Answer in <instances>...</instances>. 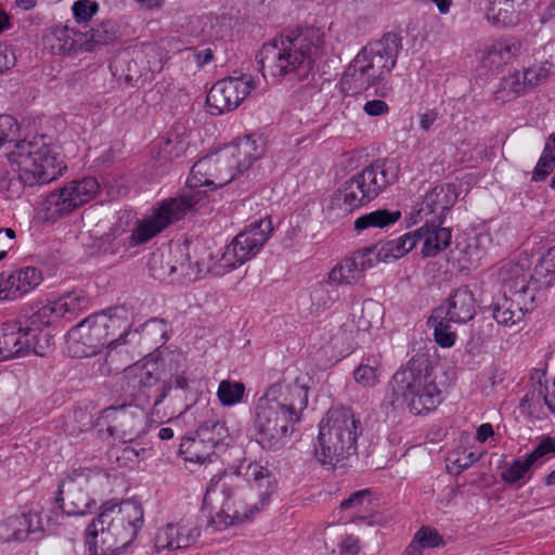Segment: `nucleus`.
Segmentation results:
<instances>
[{"label": "nucleus", "instance_id": "nucleus-52", "mask_svg": "<svg viewBox=\"0 0 555 555\" xmlns=\"http://www.w3.org/2000/svg\"><path fill=\"white\" fill-rule=\"evenodd\" d=\"M18 525H25L23 529L24 540H26L29 533L43 531L46 521L39 511H29L26 514L18 515Z\"/></svg>", "mask_w": 555, "mask_h": 555}, {"label": "nucleus", "instance_id": "nucleus-53", "mask_svg": "<svg viewBox=\"0 0 555 555\" xmlns=\"http://www.w3.org/2000/svg\"><path fill=\"white\" fill-rule=\"evenodd\" d=\"M449 322L440 320L434 325L435 340L442 348H450L455 343L456 334L451 330Z\"/></svg>", "mask_w": 555, "mask_h": 555}, {"label": "nucleus", "instance_id": "nucleus-25", "mask_svg": "<svg viewBox=\"0 0 555 555\" xmlns=\"http://www.w3.org/2000/svg\"><path fill=\"white\" fill-rule=\"evenodd\" d=\"M520 49V42L512 37H502L488 40L478 52L482 67L496 69L511 63Z\"/></svg>", "mask_w": 555, "mask_h": 555}, {"label": "nucleus", "instance_id": "nucleus-54", "mask_svg": "<svg viewBox=\"0 0 555 555\" xmlns=\"http://www.w3.org/2000/svg\"><path fill=\"white\" fill-rule=\"evenodd\" d=\"M328 38L337 43H350L354 35L345 22L334 21L328 27Z\"/></svg>", "mask_w": 555, "mask_h": 555}, {"label": "nucleus", "instance_id": "nucleus-59", "mask_svg": "<svg viewBox=\"0 0 555 555\" xmlns=\"http://www.w3.org/2000/svg\"><path fill=\"white\" fill-rule=\"evenodd\" d=\"M554 167V160L541 156L532 172V180L537 182L543 181L551 173Z\"/></svg>", "mask_w": 555, "mask_h": 555}, {"label": "nucleus", "instance_id": "nucleus-6", "mask_svg": "<svg viewBox=\"0 0 555 555\" xmlns=\"http://www.w3.org/2000/svg\"><path fill=\"white\" fill-rule=\"evenodd\" d=\"M442 400V389L424 356L412 358L393 374L384 398L395 410L405 408L414 415L436 410Z\"/></svg>", "mask_w": 555, "mask_h": 555}, {"label": "nucleus", "instance_id": "nucleus-5", "mask_svg": "<svg viewBox=\"0 0 555 555\" xmlns=\"http://www.w3.org/2000/svg\"><path fill=\"white\" fill-rule=\"evenodd\" d=\"M400 165L393 158H379L351 176L328 198L324 208L333 221L348 216L385 192L397 182Z\"/></svg>", "mask_w": 555, "mask_h": 555}, {"label": "nucleus", "instance_id": "nucleus-57", "mask_svg": "<svg viewBox=\"0 0 555 555\" xmlns=\"http://www.w3.org/2000/svg\"><path fill=\"white\" fill-rule=\"evenodd\" d=\"M504 89L514 94H524L529 90L527 81L524 79V72H514L504 79Z\"/></svg>", "mask_w": 555, "mask_h": 555}, {"label": "nucleus", "instance_id": "nucleus-40", "mask_svg": "<svg viewBox=\"0 0 555 555\" xmlns=\"http://www.w3.org/2000/svg\"><path fill=\"white\" fill-rule=\"evenodd\" d=\"M443 545L444 540L436 529L423 526L415 532L402 555H422L424 550Z\"/></svg>", "mask_w": 555, "mask_h": 555}, {"label": "nucleus", "instance_id": "nucleus-27", "mask_svg": "<svg viewBox=\"0 0 555 555\" xmlns=\"http://www.w3.org/2000/svg\"><path fill=\"white\" fill-rule=\"evenodd\" d=\"M475 296L467 286L460 287L450 295L446 311L448 321L466 323L475 317Z\"/></svg>", "mask_w": 555, "mask_h": 555}, {"label": "nucleus", "instance_id": "nucleus-30", "mask_svg": "<svg viewBox=\"0 0 555 555\" xmlns=\"http://www.w3.org/2000/svg\"><path fill=\"white\" fill-rule=\"evenodd\" d=\"M137 56L134 49L119 53L109 65L113 75L129 85L145 80L144 69Z\"/></svg>", "mask_w": 555, "mask_h": 555}, {"label": "nucleus", "instance_id": "nucleus-63", "mask_svg": "<svg viewBox=\"0 0 555 555\" xmlns=\"http://www.w3.org/2000/svg\"><path fill=\"white\" fill-rule=\"evenodd\" d=\"M363 111L366 115L376 117L387 114L389 106L383 100H371L364 104Z\"/></svg>", "mask_w": 555, "mask_h": 555}, {"label": "nucleus", "instance_id": "nucleus-24", "mask_svg": "<svg viewBox=\"0 0 555 555\" xmlns=\"http://www.w3.org/2000/svg\"><path fill=\"white\" fill-rule=\"evenodd\" d=\"M43 280L42 272L31 266L12 271L7 278L0 275V300H16L37 288Z\"/></svg>", "mask_w": 555, "mask_h": 555}, {"label": "nucleus", "instance_id": "nucleus-44", "mask_svg": "<svg viewBox=\"0 0 555 555\" xmlns=\"http://www.w3.org/2000/svg\"><path fill=\"white\" fill-rule=\"evenodd\" d=\"M534 465L527 455L507 463L501 473V478L508 485L520 482L524 485L529 479L528 473Z\"/></svg>", "mask_w": 555, "mask_h": 555}, {"label": "nucleus", "instance_id": "nucleus-50", "mask_svg": "<svg viewBox=\"0 0 555 555\" xmlns=\"http://www.w3.org/2000/svg\"><path fill=\"white\" fill-rule=\"evenodd\" d=\"M24 541V529L18 527V515L0 520V543Z\"/></svg>", "mask_w": 555, "mask_h": 555}, {"label": "nucleus", "instance_id": "nucleus-31", "mask_svg": "<svg viewBox=\"0 0 555 555\" xmlns=\"http://www.w3.org/2000/svg\"><path fill=\"white\" fill-rule=\"evenodd\" d=\"M417 233L418 232L411 231L398 238L385 242L377 253H375V262L382 261L389 263L402 258L418 243Z\"/></svg>", "mask_w": 555, "mask_h": 555}, {"label": "nucleus", "instance_id": "nucleus-16", "mask_svg": "<svg viewBox=\"0 0 555 555\" xmlns=\"http://www.w3.org/2000/svg\"><path fill=\"white\" fill-rule=\"evenodd\" d=\"M229 430L223 422L206 421L194 435L185 436L179 446V453L184 461L203 464L210 461L216 448L224 443Z\"/></svg>", "mask_w": 555, "mask_h": 555}, {"label": "nucleus", "instance_id": "nucleus-35", "mask_svg": "<svg viewBox=\"0 0 555 555\" xmlns=\"http://www.w3.org/2000/svg\"><path fill=\"white\" fill-rule=\"evenodd\" d=\"M141 67L144 69L145 80L152 79L159 73L166 62V52L158 43L147 42L134 48Z\"/></svg>", "mask_w": 555, "mask_h": 555}, {"label": "nucleus", "instance_id": "nucleus-61", "mask_svg": "<svg viewBox=\"0 0 555 555\" xmlns=\"http://www.w3.org/2000/svg\"><path fill=\"white\" fill-rule=\"evenodd\" d=\"M145 453V449H135L132 446H126L121 449L120 455L117 456V461L120 462L121 465H127L128 463L138 462L141 454Z\"/></svg>", "mask_w": 555, "mask_h": 555}, {"label": "nucleus", "instance_id": "nucleus-49", "mask_svg": "<svg viewBox=\"0 0 555 555\" xmlns=\"http://www.w3.org/2000/svg\"><path fill=\"white\" fill-rule=\"evenodd\" d=\"M100 11V4L93 0H77L72 5L74 20L78 24L89 23Z\"/></svg>", "mask_w": 555, "mask_h": 555}, {"label": "nucleus", "instance_id": "nucleus-37", "mask_svg": "<svg viewBox=\"0 0 555 555\" xmlns=\"http://www.w3.org/2000/svg\"><path fill=\"white\" fill-rule=\"evenodd\" d=\"M53 302L56 308L57 318L72 319L89 307L90 298L83 291L76 289L63 294Z\"/></svg>", "mask_w": 555, "mask_h": 555}, {"label": "nucleus", "instance_id": "nucleus-7", "mask_svg": "<svg viewBox=\"0 0 555 555\" xmlns=\"http://www.w3.org/2000/svg\"><path fill=\"white\" fill-rule=\"evenodd\" d=\"M401 49V38L395 33L365 44L343 74L340 88L345 95L384 83L396 67Z\"/></svg>", "mask_w": 555, "mask_h": 555}, {"label": "nucleus", "instance_id": "nucleus-20", "mask_svg": "<svg viewBox=\"0 0 555 555\" xmlns=\"http://www.w3.org/2000/svg\"><path fill=\"white\" fill-rule=\"evenodd\" d=\"M266 140L261 135L250 134L240 138L231 144L220 149L217 163H229L233 170V177L247 171L255 162L266 153Z\"/></svg>", "mask_w": 555, "mask_h": 555}, {"label": "nucleus", "instance_id": "nucleus-11", "mask_svg": "<svg viewBox=\"0 0 555 555\" xmlns=\"http://www.w3.org/2000/svg\"><path fill=\"white\" fill-rule=\"evenodd\" d=\"M361 433V423L350 408L330 409L319 424L317 461L323 466H344L345 461L356 454Z\"/></svg>", "mask_w": 555, "mask_h": 555}, {"label": "nucleus", "instance_id": "nucleus-15", "mask_svg": "<svg viewBox=\"0 0 555 555\" xmlns=\"http://www.w3.org/2000/svg\"><path fill=\"white\" fill-rule=\"evenodd\" d=\"M143 404L134 403L109 406L102 412L101 421L107 431L124 442H131L146 434L147 414Z\"/></svg>", "mask_w": 555, "mask_h": 555}, {"label": "nucleus", "instance_id": "nucleus-58", "mask_svg": "<svg viewBox=\"0 0 555 555\" xmlns=\"http://www.w3.org/2000/svg\"><path fill=\"white\" fill-rule=\"evenodd\" d=\"M371 502V491L367 489L359 490L353 492L348 499L344 500L340 503V507L343 509H358L363 506L365 503Z\"/></svg>", "mask_w": 555, "mask_h": 555}, {"label": "nucleus", "instance_id": "nucleus-45", "mask_svg": "<svg viewBox=\"0 0 555 555\" xmlns=\"http://www.w3.org/2000/svg\"><path fill=\"white\" fill-rule=\"evenodd\" d=\"M380 314L382 308L377 302L373 300L363 302L361 314L356 321V331L363 341L365 340L366 333H369L372 327L377 325L380 319Z\"/></svg>", "mask_w": 555, "mask_h": 555}, {"label": "nucleus", "instance_id": "nucleus-36", "mask_svg": "<svg viewBox=\"0 0 555 555\" xmlns=\"http://www.w3.org/2000/svg\"><path fill=\"white\" fill-rule=\"evenodd\" d=\"M486 18L491 25L511 27L518 23L519 15L512 1L489 0L487 4Z\"/></svg>", "mask_w": 555, "mask_h": 555}, {"label": "nucleus", "instance_id": "nucleus-56", "mask_svg": "<svg viewBox=\"0 0 555 555\" xmlns=\"http://www.w3.org/2000/svg\"><path fill=\"white\" fill-rule=\"evenodd\" d=\"M550 76V69L544 65H534L524 70V79L529 89L544 82Z\"/></svg>", "mask_w": 555, "mask_h": 555}, {"label": "nucleus", "instance_id": "nucleus-26", "mask_svg": "<svg viewBox=\"0 0 555 555\" xmlns=\"http://www.w3.org/2000/svg\"><path fill=\"white\" fill-rule=\"evenodd\" d=\"M178 255L181 258V261H176L175 263L172 262L170 256L165 259L164 255H153L149 262V268L152 275L159 281H172L176 274L181 276H190L192 271L189 258L181 248L175 251V256Z\"/></svg>", "mask_w": 555, "mask_h": 555}, {"label": "nucleus", "instance_id": "nucleus-13", "mask_svg": "<svg viewBox=\"0 0 555 555\" xmlns=\"http://www.w3.org/2000/svg\"><path fill=\"white\" fill-rule=\"evenodd\" d=\"M99 192L100 183L95 178L88 177L69 181L46 197L42 204L44 218L51 221V218L65 216L91 202Z\"/></svg>", "mask_w": 555, "mask_h": 555}, {"label": "nucleus", "instance_id": "nucleus-43", "mask_svg": "<svg viewBox=\"0 0 555 555\" xmlns=\"http://www.w3.org/2000/svg\"><path fill=\"white\" fill-rule=\"evenodd\" d=\"M44 47L53 54H66L75 51L76 41L73 30L67 27H57L43 38Z\"/></svg>", "mask_w": 555, "mask_h": 555}, {"label": "nucleus", "instance_id": "nucleus-1", "mask_svg": "<svg viewBox=\"0 0 555 555\" xmlns=\"http://www.w3.org/2000/svg\"><path fill=\"white\" fill-rule=\"evenodd\" d=\"M308 378L297 369L287 370L266 389L253 410V428L261 449L279 451L287 444L308 406Z\"/></svg>", "mask_w": 555, "mask_h": 555}, {"label": "nucleus", "instance_id": "nucleus-28", "mask_svg": "<svg viewBox=\"0 0 555 555\" xmlns=\"http://www.w3.org/2000/svg\"><path fill=\"white\" fill-rule=\"evenodd\" d=\"M414 232H418V242L423 241L421 251L424 257L437 256L449 247L452 238L449 228L436 227L434 224H424Z\"/></svg>", "mask_w": 555, "mask_h": 555}, {"label": "nucleus", "instance_id": "nucleus-3", "mask_svg": "<svg viewBox=\"0 0 555 555\" xmlns=\"http://www.w3.org/2000/svg\"><path fill=\"white\" fill-rule=\"evenodd\" d=\"M247 482L245 487L235 485L233 475L211 481L207 488L204 503L219 504L209 525L217 530L250 519L270 501L275 491L276 480L270 469L259 462H243L236 470Z\"/></svg>", "mask_w": 555, "mask_h": 555}, {"label": "nucleus", "instance_id": "nucleus-48", "mask_svg": "<svg viewBox=\"0 0 555 555\" xmlns=\"http://www.w3.org/2000/svg\"><path fill=\"white\" fill-rule=\"evenodd\" d=\"M534 273L541 280V283L546 286L555 283V246L543 256L535 267Z\"/></svg>", "mask_w": 555, "mask_h": 555}, {"label": "nucleus", "instance_id": "nucleus-33", "mask_svg": "<svg viewBox=\"0 0 555 555\" xmlns=\"http://www.w3.org/2000/svg\"><path fill=\"white\" fill-rule=\"evenodd\" d=\"M330 341L340 354H349L359 344L364 343L356 331V315L348 317L343 324L334 328Z\"/></svg>", "mask_w": 555, "mask_h": 555}, {"label": "nucleus", "instance_id": "nucleus-64", "mask_svg": "<svg viewBox=\"0 0 555 555\" xmlns=\"http://www.w3.org/2000/svg\"><path fill=\"white\" fill-rule=\"evenodd\" d=\"M359 550V539L354 535H347L338 544L340 555H358Z\"/></svg>", "mask_w": 555, "mask_h": 555}, {"label": "nucleus", "instance_id": "nucleus-55", "mask_svg": "<svg viewBox=\"0 0 555 555\" xmlns=\"http://www.w3.org/2000/svg\"><path fill=\"white\" fill-rule=\"evenodd\" d=\"M18 124L11 115H0V146L12 141L18 132Z\"/></svg>", "mask_w": 555, "mask_h": 555}, {"label": "nucleus", "instance_id": "nucleus-42", "mask_svg": "<svg viewBox=\"0 0 555 555\" xmlns=\"http://www.w3.org/2000/svg\"><path fill=\"white\" fill-rule=\"evenodd\" d=\"M380 359L377 356H369L354 370V380L364 388H373L380 382Z\"/></svg>", "mask_w": 555, "mask_h": 555}, {"label": "nucleus", "instance_id": "nucleus-47", "mask_svg": "<svg viewBox=\"0 0 555 555\" xmlns=\"http://www.w3.org/2000/svg\"><path fill=\"white\" fill-rule=\"evenodd\" d=\"M118 36V27L115 22L103 21L89 31V40L94 44H105L115 40Z\"/></svg>", "mask_w": 555, "mask_h": 555}, {"label": "nucleus", "instance_id": "nucleus-8", "mask_svg": "<svg viewBox=\"0 0 555 555\" xmlns=\"http://www.w3.org/2000/svg\"><path fill=\"white\" fill-rule=\"evenodd\" d=\"M8 158L11 170L25 186L48 184L66 169L60 146L47 134H33L17 141Z\"/></svg>", "mask_w": 555, "mask_h": 555}, {"label": "nucleus", "instance_id": "nucleus-22", "mask_svg": "<svg viewBox=\"0 0 555 555\" xmlns=\"http://www.w3.org/2000/svg\"><path fill=\"white\" fill-rule=\"evenodd\" d=\"M375 264V250L365 247L353 253L349 258L337 263L328 273L327 282L334 285H352L358 283L364 272Z\"/></svg>", "mask_w": 555, "mask_h": 555}, {"label": "nucleus", "instance_id": "nucleus-18", "mask_svg": "<svg viewBox=\"0 0 555 555\" xmlns=\"http://www.w3.org/2000/svg\"><path fill=\"white\" fill-rule=\"evenodd\" d=\"M455 185L444 183L436 185L423 196L417 198L406 212L408 225H415L422 221L442 223V217L456 202Z\"/></svg>", "mask_w": 555, "mask_h": 555}, {"label": "nucleus", "instance_id": "nucleus-19", "mask_svg": "<svg viewBox=\"0 0 555 555\" xmlns=\"http://www.w3.org/2000/svg\"><path fill=\"white\" fill-rule=\"evenodd\" d=\"M89 478V469L76 468L70 470L60 482L55 501L64 514L82 516L95 508L96 502L81 490Z\"/></svg>", "mask_w": 555, "mask_h": 555}, {"label": "nucleus", "instance_id": "nucleus-41", "mask_svg": "<svg viewBox=\"0 0 555 555\" xmlns=\"http://www.w3.org/2000/svg\"><path fill=\"white\" fill-rule=\"evenodd\" d=\"M54 318H57L55 305L53 300L48 301L33 308L31 313L27 315V320L25 321V326L23 328L30 332L31 335H34V343H37L36 339L38 338V333L50 325Z\"/></svg>", "mask_w": 555, "mask_h": 555}, {"label": "nucleus", "instance_id": "nucleus-10", "mask_svg": "<svg viewBox=\"0 0 555 555\" xmlns=\"http://www.w3.org/2000/svg\"><path fill=\"white\" fill-rule=\"evenodd\" d=\"M119 312L125 311L114 308L93 313L73 326L66 335L68 353L73 358H87L104 347L122 345L130 325Z\"/></svg>", "mask_w": 555, "mask_h": 555}, {"label": "nucleus", "instance_id": "nucleus-2", "mask_svg": "<svg viewBox=\"0 0 555 555\" xmlns=\"http://www.w3.org/2000/svg\"><path fill=\"white\" fill-rule=\"evenodd\" d=\"M219 155L220 150L193 165L186 179L188 191L178 197L163 199L153 207L151 214L140 219L128 236L129 246H139L151 241L189 212L205 207L210 199L207 191L202 190L203 186L218 189L234 179L229 163L216 162Z\"/></svg>", "mask_w": 555, "mask_h": 555}, {"label": "nucleus", "instance_id": "nucleus-21", "mask_svg": "<svg viewBox=\"0 0 555 555\" xmlns=\"http://www.w3.org/2000/svg\"><path fill=\"white\" fill-rule=\"evenodd\" d=\"M201 537V527L193 519H181L160 526L154 535V548L163 551L185 550L194 545Z\"/></svg>", "mask_w": 555, "mask_h": 555}, {"label": "nucleus", "instance_id": "nucleus-23", "mask_svg": "<svg viewBox=\"0 0 555 555\" xmlns=\"http://www.w3.org/2000/svg\"><path fill=\"white\" fill-rule=\"evenodd\" d=\"M33 351L42 354L41 347L34 343V335L22 324L4 323L0 328V362L21 357Z\"/></svg>", "mask_w": 555, "mask_h": 555}, {"label": "nucleus", "instance_id": "nucleus-34", "mask_svg": "<svg viewBox=\"0 0 555 555\" xmlns=\"http://www.w3.org/2000/svg\"><path fill=\"white\" fill-rule=\"evenodd\" d=\"M490 309L492 318L498 324L504 326H512L520 322L525 315L522 308L507 297L505 293L494 297Z\"/></svg>", "mask_w": 555, "mask_h": 555}, {"label": "nucleus", "instance_id": "nucleus-62", "mask_svg": "<svg viewBox=\"0 0 555 555\" xmlns=\"http://www.w3.org/2000/svg\"><path fill=\"white\" fill-rule=\"evenodd\" d=\"M16 62V55L12 47L0 44V73L13 67Z\"/></svg>", "mask_w": 555, "mask_h": 555}, {"label": "nucleus", "instance_id": "nucleus-39", "mask_svg": "<svg viewBox=\"0 0 555 555\" xmlns=\"http://www.w3.org/2000/svg\"><path fill=\"white\" fill-rule=\"evenodd\" d=\"M499 276L502 285L513 295L526 293L528 288V272L522 264L508 262L500 269Z\"/></svg>", "mask_w": 555, "mask_h": 555}, {"label": "nucleus", "instance_id": "nucleus-4", "mask_svg": "<svg viewBox=\"0 0 555 555\" xmlns=\"http://www.w3.org/2000/svg\"><path fill=\"white\" fill-rule=\"evenodd\" d=\"M144 524V509L134 499L105 502L101 513L86 528L89 555H117L130 546Z\"/></svg>", "mask_w": 555, "mask_h": 555}, {"label": "nucleus", "instance_id": "nucleus-29", "mask_svg": "<svg viewBox=\"0 0 555 555\" xmlns=\"http://www.w3.org/2000/svg\"><path fill=\"white\" fill-rule=\"evenodd\" d=\"M190 131L183 125H173L159 145V158L165 162H172L184 156L190 147Z\"/></svg>", "mask_w": 555, "mask_h": 555}, {"label": "nucleus", "instance_id": "nucleus-14", "mask_svg": "<svg viewBox=\"0 0 555 555\" xmlns=\"http://www.w3.org/2000/svg\"><path fill=\"white\" fill-rule=\"evenodd\" d=\"M258 79L250 74L228 76L210 88L206 103L211 114L221 115L236 109L258 87Z\"/></svg>", "mask_w": 555, "mask_h": 555}, {"label": "nucleus", "instance_id": "nucleus-51", "mask_svg": "<svg viewBox=\"0 0 555 555\" xmlns=\"http://www.w3.org/2000/svg\"><path fill=\"white\" fill-rule=\"evenodd\" d=\"M555 454V437H544L535 448L526 454L535 466Z\"/></svg>", "mask_w": 555, "mask_h": 555}, {"label": "nucleus", "instance_id": "nucleus-38", "mask_svg": "<svg viewBox=\"0 0 555 555\" xmlns=\"http://www.w3.org/2000/svg\"><path fill=\"white\" fill-rule=\"evenodd\" d=\"M401 217L400 210L376 209L357 218L354 230L362 232L367 229H385L393 225Z\"/></svg>", "mask_w": 555, "mask_h": 555}, {"label": "nucleus", "instance_id": "nucleus-9", "mask_svg": "<svg viewBox=\"0 0 555 555\" xmlns=\"http://www.w3.org/2000/svg\"><path fill=\"white\" fill-rule=\"evenodd\" d=\"M326 46L320 28H309L295 38H282L266 43L260 51V67L263 77H284L299 68H310Z\"/></svg>", "mask_w": 555, "mask_h": 555}, {"label": "nucleus", "instance_id": "nucleus-60", "mask_svg": "<svg viewBox=\"0 0 555 555\" xmlns=\"http://www.w3.org/2000/svg\"><path fill=\"white\" fill-rule=\"evenodd\" d=\"M336 299V297L328 295L324 287H319L312 293V302L318 307V309H326L331 307Z\"/></svg>", "mask_w": 555, "mask_h": 555}, {"label": "nucleus", "instance_id": "nucleus-17", "mask_svg": "<svg viewBox=\"0 0 555 555\" xmlns=\"http://www.w3.org/2000/svg\"><path fill=\"white\" fill-rule=\"evenodd\" d=\"M129 374L132 375L133 399L139 404H150L153 400L155 410L168 396L171 385L162 380V370L158 361L146 359L142 364L133 365Z\"/></svg>", "mask_w": 555, "mask_h": 555}, {"label": "nucleus", "instance_id": "nucleus-12", "mask_svg": "<svg viewBox=\"0 0 555 555\" xmlns=\"http://www.w3.org/2000/svg\"><path fill=\"white\" fill-rule=\"evenodd\" d=\"M272 223L268 218L251 222L224 247L217 262L219 273H228L255 258L272 233Z\"/></svg>", "mask_w": 555, "mask_h": 555}, {"label": "nucleus", "instance_id": "nucleus-46", "mask_svg": "<svg viewBox=\"0 0 555 555\" xmlns=\"http://www.w3.org/2000/svg\"><path fill=\"white\" fill-rule=\"evenodd\" d=\"M245 386L240 382L222 380L217 390V397L224 406H232L242 401Z\"/></svg>", "mask_w": 555, "mask_h": 555}, {"label": "nucleus", "instance_id": "nucleus-32", "mask_svg": "<svg viewBox=\"0 0 555 555\" xmlns=\"http://www.w3.org/2000/svg\"><path fill=\"white\" fill-rule=\"evenodd\" d=\"M490 238L487 234L479 233L468 236L465 242L459 246V261L464 269L476 268L487 254Z\"/></svg>", "mask_w": 555, "mask_h": 555}]
</instances>
